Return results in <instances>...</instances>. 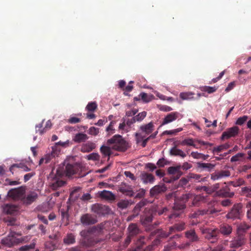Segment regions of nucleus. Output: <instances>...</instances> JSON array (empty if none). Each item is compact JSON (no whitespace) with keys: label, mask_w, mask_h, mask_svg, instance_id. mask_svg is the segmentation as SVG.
Listing matches in <instances>:
<instances>
[{"label":"nucleus","mask_w":251,"mask_h":251,"mask_svg":"<svg viewBox=\"0 0 251 251\" xmlns=\"http://www.w3.org/2000/svg\"><path fill=\"white\" fill-rule=\"evenodd\" d=\"M95 148L96 145L94 143L88 141L81 146L80 151L82 152H89Z\"/></svg>","instance_id":"32"},{"label":"nucleus","mask_w":251,"mask_h":251,"mask_svg":"<svg viewBox=\"0 0 251 251\" xmlns=\"http://www.w3.org/2000/svg\"><path fill=\"white\" fill-rule=\"evenodd\" d=\"M194 93L190 92H182L179 94V97L182 100H189L193 98Z\"/></svg>","instance_id":"45"},{"label":"nucleus","mask_w":251,"mask_h":251,"mask_svg":"<svg viewBox=\"0 0 251 251\" xmlns=\"http://www.w3.org/2000/svg\"><path fill=\"white\" fill-rule=\"evenodd\" d=\"M141 97V99L146 103L149 102L152 100L154 98V96L151 94H148L146 93L142 92L139 95Z\"/></svg>","instance_id":"41"},{"label":"nucleus","mask_w":251,"mask_h":251,"mask_svg":"<svg viewBox=\"0 0 251 251\" xmlns=\"http://www.w3.org/2000/svg\"><path fill=\"white\" fill-rule=\"evenodd\" d=\"M167 190V187L163 183L156 185L150 189V195L151 197L156 198L159 195L164 193Z\"/></svg>","instance_id":"16"},{"label":"nucleus","mask_w":251,"mask_h":251,"mask_svg":"<svg viewBox=\"0 0 251 251\" xmlns=\"http://www.w3.org/2000/svg\"><path fill=\"white\" fill-rule=\"evenodd\" d=\"M251 226L247 224L245 222L240 223L237 227V234H244L247 230L250 228Z\"/></svg>","instance_id":"39"},{"label":"nucleus","mask_w":251,"mask_h":251,"mask_svg":"<svg viewBox=\"0 0 251 251\" xmlns=\"http://www.w3.org/2000/svg\"><path fill=\"white\" fill-rule=\"evenodd\" d=\"M146 203V202L145 201H142L136 205L133 210V215H132V218H134L139 215L141 208L144 207Z\"/></svg>","instance_id":"34"},{"label":"nucleus","mask_w":251,"mask_h":251,"mask_svg":"<svg viewBox=\"0 0 251 251\" xmlns=\"http://www.w3.org/2000/svg\"><path fill=\"white\" fill-rule=\"evenodd\" d=\"M25 193V189L21 187L9 190L8 193V195L9 197H11L14 200H20L22 202Z\"/></svg>","instance_id":"11"},{"label":"nucleus","mask_w":251,"mask_h":251,"mask_svg":"<svg viewBox=\"0 0 251 251\" xmlns=\"http://www.w3.org/2000/svg\"><path fill=\"white\" fill-rule=\"evenodd\" d=\"M111 147L103 145L100 148V151L104 156H109L111 154Z\"/></svg>","instance_id":"44"},{"label":"nucleus","mask_w":251,"mask_h":251,"mask_svg":"<svg viewBox=\"0 0 251 251\" xmlns=\"http://www.w3.org/2000/svg\"><path fill=\"white\" fill-rule=\"evenodd\" d=\"M247 217L249 219H251V201H249L247 203Z\"/></svg>","instance_id":"64"},{"label":"nucleus","mask_w":251,"mask_h":251,"mask_svg":"<svg viewBox=\"0 0 251 251\" xmlns=\"http://www.w3.org/2000/svg\"><path fill=\"white\" fill-rule=\"evenodd\" d=\"M251 168V164L244 165L243 166L239 167V171L240 172H246L248 170L250 169Z\"/></svg>","instance_id":"61"},{"label":"nucleus","mask_w":251,"mask_h":251,"mask_svg":"<svg viewBox=\"0 0 251 251\" xmlns=\"http://www.w3.org/2000/svg\"><path fill=\"white\" fill-rule=\"evenodd\" d=\"M97 108V104L96 102H90L87 105L86 110L88 112H94Z\"/></svg>","instance_id":"52"},{"label":"nucleus","mask_w":251,"mask_h":251,"mask_svg":"<svg viewBox=\"0 0 251 251\" xmlns=\"http://www.w3.org/2000/svg\"><path fill=\"white\" fill-rule=\"evenodd\" d=\"M19 235L15 232H11L6 237L3 238L1 240L2 244L5 245L8 247H11L15 245H17L19 243H21L25 241V238L22 237L21 238H17L15 235Z\"/></svg>","instance_id":"9"},{"label":"nucleus","mask_w":251,"mask_h":251,"mask_svg":"<svg viewBox=\"0 0 251 251\" xmlns=\"http://www.w3.org/2000/svg\"><path fill=\"white\" fill-rule=\"evenodd\" d=\"M63 242L66 245L73 244L75 242V236L73 233H68L63 239Z\"/></svg>","instance_id":"38"},{"label":"nucleus","mask_w":251,"mask_h":251,"mask_svg":"<svg viewBox=\"0 0 251 251\" xmlns=\"http://www.w3.org/2000/svg\"><path fill=\"white\" fill-rule=\"evenodd\" d=\"M245 154L242 152H239L232 156L230 158V161L231 162H236L238 161H245Z\"/></svg>","instance_id":"43"},{"label":"nucleus","mask_w":251,"mask_h":251,"mask_svg":"<svg viewBox=\"0 0 251 251\" xmlns=\"http://www.w3.org/2000/svg\"><path fill=\"white\" fill-rule=\"evenodd\" d=\"M91 210L99 216L109 214L110 212V209L108 206L98 203L92 204L91 206Z\"/></svg>","instance_id":"10"},{"label":"nucleus","mask_w":251,"mask_h":251,"mask_svg":"<svg viewBox=\"0 0 251 251\" xmlns=\"http://www.w3.org/2000/svg\"><path fill=\"white\" fill-rule=\"evenodd\" d=\"M120 191L123 194L129 197H133L134 195V193L132 190V188L129 186L127 187H121L120 188Z\"/></svg>","instance_id":"40"},{"label":"nucleus","mask_w":251,"mask_h":251,"mask_svg":"<svg viewBox=\"0 0 251 251\" xmlns=\"http://www.w3.org/2000/svg\"><path fill=\"white\" fill-rule=\"evenodd\" d=\"M107 223H108V222H104L100 223V224L97 225L96 226L92 228L93 231L95 230L98 231V232H101L103 229H105V225Z\"/></svg>","instance_id":"55"},{"label":"nucleus","mask_w":251,"mask_h":251,"mask_svg":"<svg viewBox=\"0 0 251 251\" xmlns=\"http://www.w3.org/2000/svg\"><path fill=\"white\" fill-rule=\"evenodd\" d=\"M60 212L62 217V220L66 222L65 225H67L68 224V222L69 220V214L68 212V209L64 210L63 209H62L60 210Z\"/></svg>","instance_id":"51"},{"label":"nucleus","mask_w":251,"mask_h":251,"mask_svg":"<svg viewBox=\"0 0 251 251\" xmlns=\"http://www.w3.org/2000/svg\"><path fill=\"white\" fill-rule=\"evenodd\" d=\"M106 144L108 146H111L112 149L118 151L125 152L128 148V143L119 134L115 135L108 139Z\"/></svg>","instance_id":"2"},{"label":"nucleus","mask_w":251,"mask_h":251,"mask_svg":"<svg viewBox=\"0 0 251 251\" xmlns=\"http://www.w3.org/2000/svg\"><path fill=\"white\" fill-rule=\"evenodd\" d=\"M98 195L100 198L107 201H114L115 200V195L109 191L103 190L99 191Z\"/></svg>","instance_id":"27"},{"label":"nucleus","mask_w":251,"mask_h":251,"mask_svg":"<svg viewBox=\"0 0 251 251\" xmlns=\"http://www.w3.org/2000/svg\"><path fill=\"white\" fill-rule=\"evenodd\" d=\"M116 124V122L115 121H112L110 123L109 125L106 128V130L109 132V133H114V129L113 128L114 125Z\"/></svg>","instance_id":"60"},{"label":"nucleus","mask_w":251,"mask_h":251,"mask_svg":"<svg viewBox=\"0 0 251 251\" xmlns=\"http://www.w3.org/2000/svg\"><path fill=\"white\" fill-rule=\"evenodd\" d=\"M218 230L219 233H220L224 236H228L232 233L233 229L231 226L224 223L220 226Z\"/></svg>","instance_id":"23"},{"label":"nucleus","mask_w":251,"mask_h":251,"mask_svg":"<svg viewBox=\"0 0 251 251\" xmlns=\"http://www.w3.org/2000/svg\"><path fill=\"white\" fill-rule=\"evenodd\" d=\"M218 195L224 197H232L234 195L233 192H229V189L227 186L221 189L218 192Z\"/></svg>","instance_id":"33"},{"label":"nucleus","mask_w":251,"mask_h":251,"mask_svg":"<svg viewBox=\"0 0 251 251\" xmlns=\"http://www.w3.org/2000/svg\"><path fill=\"white\" fill-rule=\"evenodd\" d=\"M201 233L204 238L211 243H215L218 239L219 230L218 228H205L201 229Z\"/></svg>","instance_id":"8"},{"label":"nucleus","mask_w":251,"mask_h":251,"mask_svg":"<svg viewBox=\"0 0 251 251\" xmlns=\"http://www.w3.org/2000/svg\"><path fill=\"white\" fill-rule=\"evenodd\" d=\"M209 201L207 200V197H204L201 195H192V201L191 202L188 203L189 206H198L201 203H207Z\"/></svg>","instance_id":"18"},{"label":"nucleus","mask_w":251,"mask_h":251,"mask_svg":"<svg viewBox=\"0 0 251 251\" xmlns=\"http://www.w3.org/2000/svg\"><path fill=\"white\" fill-rule=\"evenodd\" d=\"M217 89V88L215 86L210 87L207 86H204L201 88V90L203 92H206L208 94H211L215 92Z\"/></svg>","instance_id":"49"},{"label":"nucleus","mask_w":251,"mask_h":251,"mask_svg":"<svg viewBox=\"0 0 251 251\" xmlns=\"http://www.w3.org/2000/svg\"><path fill=\"white\" fill-rule=\"evenodd\" d=\"M170 153L171 155L180 156L183 158L186 156L182 150L177 149L176 147H174L170 150Z\"/></svg>","instance_id":"37"},{"label":"nucleus","mask_w":251,"mask_h":251,"mask_svg":"<svg viewBox=\"0 0 251 251\" xmlns=\"http://www.w3.org/2000/svg\"><path fill=\"white\" fill-rule=\"evenodd\" d=\"M150 239L149 237L146 238L144 236H140L135 241V247H133L128 251H150L153 249L154 246L157 245L160 243V241L158 239H155L151 245L147 247L145 250L143 246L146 244V241Z\"/></svg>","instance_id":"3"},{"label":"nucleus","mask_w":251,"mask_h":251,"mask_svg":"<svg viewBox=\"0 0 251 251\" xmlns=\"http://www.w3.org/2000/svg\"><path fill=\"white\" fill-rule=\"evenodd\" d=\"M141 232V230L136 224H130L127 229V237L125 240L124 247H126L130 243L132 239Z\"/></svg>","instance_id":"5"},{"label":"nucleus","mask_w":251,"mask_h":251,"mask_svg":"<svg viewBox=\"0 0 251 251\" xmlns=\"http://www.w3.org/2000/svg\"><path fill=\"white\" fill-rule=\"evenodd\" d=\"M62 176L58 175L56 172L55 176L51 178L50 183V186L52 190H57L65 184L64 181L60 179V177Z\"/></svg>","instance_id":"17"},{"label":"nucleus","mask_w":251,"mask_h":251,"mask_svg":"<svg viewBox=\"0 0 251 251\" xmlns=\"http://www.w3.org/2000/svg\"><path fill=\"white\" fill-rule=\"evenodd\" d=\"M230 176V173L228 170H222L212 174L211 178L212 179L216 180Z\"/></svg>","instance_id":"26"},{"label":"nucleus","mask_w":251,"mask_h":251,"mask_svg":"<svg viewBox=\"0 0 251 251\" xmlns=\"http://www.w3.org/2000/svg\"><path fill=\"white\" fill-rule=\"evenodd\" d=\"M185 237L188 240V242L192 243L197 242L200 238L197 234L194 229H191L185 232Z\"/></svg>","instance_id":"22"},{"label":"nucleus","mask_w":251,"mask_h":251,"mask_svg":"<svg viewBox=\"0 0 251 251\" xmlns=\"http://www.w3.org/2000/svg\"><path fill=\"white\" fill-rule=\"evenodd\" d=\"M140 178L144 184L152 183L155 180L154 176L152 174L145 172L140 175Z\"/></svg>","instance_id":"29"},{"label":"nucleus","mask_w":251,"mask_h":251,"mask_svg":"<svg viewBox=\"0 0 251 251\" xmlns=\"http://www.w3.org/2000/svg\"><path fill=\"white\" fill-rule=\"evenodd\" d=\"M100 156L98 153H92L87 156L88 160L94 161H98L100 160Z\"/></svg>","instance_id":"56"},{"label":"nucleus","mask_w":251,"mask_h":251,"mask_svg":"<svg viewBox=\"0 0 251 251\" xmlns=\"http://www.w3.org/2000/svg\"><path fill=\"white\" fill-rule=\"evenodd\" d=\"M216 202L213 200H211L207 204V208L202 210H198L190 215V217L192 218H198L199 216H202L204 215L212 214L218 212L215 208V205Z\"/></svg>","instance_id":"6"},{"label":"nucleus","mask_w":251,"mask_h":251,"mask_svg":"<svg viewBox=\"0 0 251 251\" xmlns=\"http://www.w3.org/2000/svg\"><path fill=\"white\" fill-rule=\"evenodd\" d=\"M230 183L232 184L233 186L236 187L243 185L245 183V181L243 178H239L236 181H230Z\"/></svg>","instance_id":"57"},{"label":"nucleus","mask_w":251,"mask_h":251,"mask_svg":"<svg viewBox=\"0 0 251 251\" xmlns=\"http://www.w3.org/2000/svg\"><path fill=\"white\" fill-rule=\"evenodd\" d=\"M171 234L172 233H170V230L168 232H167L162 229H158L151 232L150 235V236L149 237V238L151 239V237L156 235L157 238L156 239H158L160 241L161 239L166 238Z\"/></svg>","instance_id":"21"},{"label":"nucleus","mask_w":251,"mask_h":251,"mask_svg":"<svg viewBox=\"0 0 251 251\" xmlns=\"http://www.w3.org/2000/svg\"><path fill=\"white\" fill-rule=\"evenodd\" d=\"M81 223L83 226H89L94 225L97 223V217L89 213L83 214L80 219Z\"/></svg>","instance_id":"14"},{"label":"nucleus","mask_w":251,"mask_h":251,"mask_svg":"<svg viewBox=\"0 0 251 251\" xmlns=\"http://www.w3.org/2000/svg\"><path fill=\"white\" fill-rule=\"evenodd\" d=\"M37 198V193L34 191H30L26 195L25 194L22 203L28 205L34 202Z\"/></svg>","instance_id":"20"},{"label":"nucleus","mask_w":251,"mask_h":251,"mask_svg":"<svg viewBox=\"0 0 251 251\" xmlns=\"http://www.w3.org/2000/svg\"><path fill=\"white\" fill-rule=\"evenodd\" d=\"M135 136L136 143L139 144L141 142V145L143 148L146 146L148 142L151 139L149 136L147 137V136H145L141 133H135Z\"/></svg>","instance_id":"28"},{"label":"nucleus","mask_w":251,"mask_h":251,"mask_svg":"<svg viewBox=\"0 0 251 251\" xmlns=\"http://www.w3.org/2000/svg\"><path fill=\"white\" fill-rule=\"evenodd\" d=\"M181 169V165H178L176 167H170L168 169V172L171 175L176 174L178 176L177 178H178L182 175L180 169Z\"/></svg>","instance_id":"35"},{"label":"nucleus","mask_w":251,"mask_h":251,"mask_svg":"<svg viewBox=\"0 0 251 251\" xmlns=\"http://www.w3.org/2000/svg\"><path fill=\"white\" fill-rule=\"evenodd\" d=\"M242 206L240 204H234L232 209L226 215V217L229 219L235 220L240 218Z\"/></svg>","instance_id":"13"},{"label":"nucleus","mask_w":251,"mask_h":251,"mask_svg":"<svg viewBox=\"0 0 251 251\" xmlns=\"http://www.w3.org/2000/svg\"><path fill=\"white\" fill-rule=\"evenodd\" d=\"M182 130V128H178L175 129L171 130H166L164 131L163 133V134L167 135H176L177 133Z\"/></svg>","instance_id":"58"},{"label":"nucleus","mask_w":251,"mask_h":251,"mask_svg":"<svg viewBox=\"0 0 251 251\" xmlns=\"http://www.w3.org/2000/svg\"><path fill=\"white\" fill-rule=\"evenodd\" d=\"M215 165L211 163H198V167L200 168L210 171L214 167Z\"/></svg>","instance_id":"46"},{"label":"nucleus","mask_w":251,"mask_h":251,"mask_svg":"<svg viewBox=\"0 0 251 251\" xmlns=\"http://www.w3.org/2000/svg\"><path fill=\"white\" fill-rule=\"evenodd\" d=\"M246 242L245 234L239 233L230 241L229 247L231 248H238L244 245Z\"/></svg>","instance_id":"12"},{"label":"nucleus","mask_w":251,"mask_h":251,"mask_svg":"<svg viewBox=\"0 0 251 251\" xmlns=\"http://www.w3.org/2000/svg\"><path fill=\"white\" fill-rule=\"evenodd\" d=\"M241 194L243 196L251 198V186L242 187Z\"/></svg>","instance_id":"47"},{"label":"nucleus","mask_w":251,"mask_h":251,"mask_svg":"<svg viewBox=\"0 0 251 251\" xmlns=\"http://www.w3.org/2000/svg\"><path fill=\"white\" fill-rule=\"evenodd\" d=\"M15 168H21L25 172L30 171V169L28 168L26 165L23 163L14 164L10 168V171L13 173V171Z\"/></svg>","instance_id":"42"},{"label":"nucleus","mask_w":251,"mask_h":251,"mask_svg":"<svg viewBox=\"0 0 251 251\" xmlns=\"http://www.w3.org/2000/svg\"><path fill=\"white\" fill-rule=\"evenodd\" d=\"M239 131V128L237 126L229 128L226 131L223 132L221 139L224 140L231 137H234L238 134Z\"/></svg>","instance_id":"15"},{"label":"nucleus","mask_w":251,"mask_h":251,"mask_svg":"<svg viewBox=\"0 0 251 251\" xmlns=\"http://www.w3.org/2000/svg\"><path fill=\"white\" fill-rule=\"evenodd\" d=\"M81 171L80 165L78 164H67L65 167L60 168L57 170V174L60 176L64 175L70 176L75 174L78 173Z\"/></svg>","instance_id":"4"},{"label":"nucleus","mask_w":251,"mask_h":251,"mask_svg":"<svg viewBox=\"0 0 251 251\" xmlns=\"http://www.w3.org/2000/svg\"><path fill=\"white\" fill-rule=\"evenodd\" d=\"M52 158L51 157V155H50L49 154H48L46 155H45L44 157H42L40 159L39 165H41V164L45 163V164H48L50 162L51 159Z\"/></svg>","instance_id":"50"},{"label":"nucleus","mask_w":251,"mask_h":251,"mask_svg":"<svg viewBox=\"0 0 251 251\" xmlns=\"http://www.w3.org/2000/svg\"><path fill=\"white\" fill-rule=\"evenodd\" d=\"M248 119V116L247 115H244L242 117H240L237 119L236 121L235 124L236 125L242 126L243 125L245 122Z\"/></svg>","instance_id":"54"},{"label":"nucleus","mask_w":251,"mask_h":251,"mask_svg":"<svg viewBox=\"0 0 251 251\" xmlns=\"http://www.w3.org/2000/svg\"><path fill=\"white\" fill-rule=\"evenodd\" d=\"M129 205V202L126 200H121L117 203V206L119 208L123 209L127 208Z\"/></svg>","instance_id":"53"},{"label":"nucleus","mask_w":251,"mask_h":251,"mask_svg":"<svg viewBox=\"0 0 251 251\" xmlns=\"http://www.w3.org/2000/svg\"><path fill=\"white\" fill-rule=\"evenodd\" d=\"M44 121L38 125L36 126V132L39 133L40 135L43 134L47 130L50 129L51 127L52 124L50 120H48L46 124V125L44 128H43V123Z\"/></svg>","instance_id":"25"},{"label":"nucleus","mask_w":251,"mask_h":251,"mask_svg":"<svg viewBox=\"0 0 251 251\" xmlns=\"http://www.w3.org/2000/svg\"><path fill=\"white\" fill-rule=\"evenodd\" d=\"M176 247V242H173L172 244L170 243L164 247V251H170Z\"/></svg>","instance_id":"63"},{"label":"nucleus","mask_w":251,"mask_h":251,"mask_svg":"<svg viewBox=\"0 0 251 251\" xmlns=\"http://www.w3.org/2000/svg\"><path fill=\"white\" fill-rule=\"evenodd\" d=\"M99 133V129L94 126L91 127L89 129V134L92 135H97Z\"/></svg>","instance_id":"62"},{"label":"nucleus","mask_w":251,"mask_h":251,"mask_svg":"<svg viewBox=\"0 0 251 251\" xmlns=\"http://www.w3.org/2000/svg\"><path fill=\"white\" fill-rule=\"evenodd\" d=\"M192 195L191 193L183 194L180 197L179 201H175L173 207V211L168 216V218L172 219L179 217L182 210L186 208L185 203L192 201Z\"/></svg>","instance_id":"1"},{"label":"nucleus","mask_w":251,"mask_h":251,"mask_svg":"<svg viewBox=\"0 0 251 251\" xmlns=\"http://www.w3.org/2000/svg\"><path fill=\"white\" fill-rule=\"evenodd\" d=\"M182 145H188L195 147L193 140L192 138L185 139L181 143Z\"/></svg>","instance_id":"59"},{"label":"nucleus","mask_w":251,"mask_h":251,"mask_svg":"<svg viewBox=\"0 0 251 251\" xmlns=\"http://www.w3.org/2000/svg\"><path fill=\"white\" fill-rule=\"evenodd\" d=\"M155 212L156 209L155 208H146L142 214L140 216V222L142 225L144 226H146L151 223L153 215Z\"/></svg>","instance_id":"7"},{"label":"nucleus","mask_w":251,"mask_h":251,"mask_svg":"<svg viewBox=\"0 0 251 251\" xmlns=\"http://www.w3.org/2000/svg\"><path fill=\"white\" fill-rule=\"evenodd\" d=\"M154 129V125L153 123L150 122L147 124L142 125L139 127L140 132L136 133H141L145 136L151 134Z\"/></svg>","instance_id":"19"},{"label":"nucleus","mask_w":251,"mask_h":251,"mask_svg":"<svg viewBox=\"0 0 251 251\" xmlns=\"http://www.w3.org/2000/svg\"><path fill=\"white\" fill-rule=\"evenodd\" d=\"M18 210V207L11 204H6L3 206V211L7 214H13Z\"/></svg>","instance_id":"30"},{"label":"nucleus","mask_w":251,"mask_h":251,"mask_svg":"<svg viewBox=\"0 0 251 251\" xmlns=\"http://www.w3.org/2000/svg\"><path fill=\"white\" fill-rule=\"evenodd\" d=\"M147 113L146 111H142L137 115L134 116L136 122H141L144 118L147 116Z\"/></svg>","instance_id":"48"},{"label":"nucleus","mask_w":251,"mask_h":251,"mask_svg":"<svg viewBox=\"0 0 251 251\" xmlns=\"http://www.w3.org/2000/svg\"><path fill=\"white\" fill-rule=\"evenodd\" d=\"M180 116V113L177 112H173L167 114L163 119L162 125L168 124L176 120Z\"/></svg>","instance_id":"24"},{"label":"nucleus","mask_w":251,"mask_h":251,"mask_svg":"<svg viewBox=\"0 0 251 251\" xmlns=\"http://www.w3.org/2000/svg\"><path fill=\"white\" fill-rule=\"evenodd\" d=\"M88 139V136L83 133H78L75 134L73 140L76 143L84 142Z\"/></svg>","instance_id":"36"},{"label":"nucleus","mask_w":251,"mask_h":251,"mask_svg":"<svg viewBox=\"0 0 251 251\" xmlns=\"http://www.w3.org/2000/svg\"><path fill=\"white\" fill-rule=\"evenodd\" d=\"M186 225L184 222L175 224L173 226L170 227V233L181 231L185 229Z\"/></svg>","instance_id":"31"}]
</instances>
